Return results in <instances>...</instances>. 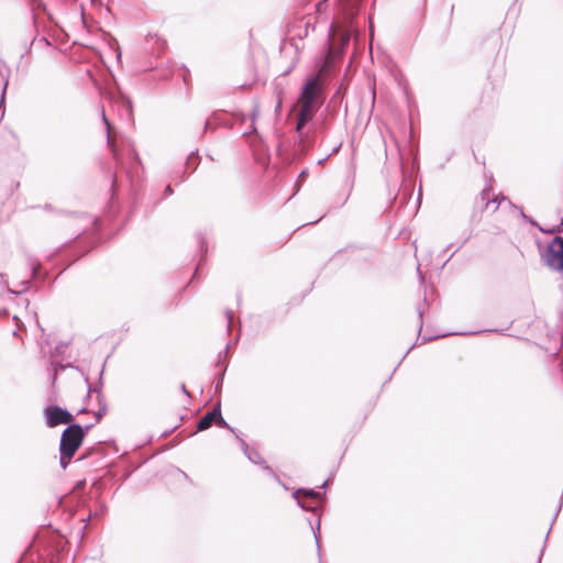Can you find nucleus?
<instances>
[{
	"mask_svg": "<svg viewBox=\"0 0 563 563\" xmlns=\"http://www.w3.org/2000/svg\"><path fill=\"white\" fill-rule=\"evenodd\" d=\"M322 86L319 76H311L306 80L299 98L300 109L296 124V132L298 134H301L303 126L312 120L320 108L321 101L319 98Z\"/></svg>",
	"mask_w": 563,
	"mask_h": 563,
	"instance_id": "obj_1",
	"label": "nucleus"
},
{
	"mask_svg": "<svg viewBox=\"0 0 563 563\" xmlns=\"http://www.w3.org/2000/svg\"><path fill=\"white\" fill-rule=\"evenodd\" d=\"M93 424H88L82 428L79 423L69 424L62 433L59 451H64L65 455L75 454L81 445L86 432Z\"/></svg>",
	"mask_w": 563,
	"mask_h": 563,
	"instance_id": "obj_2",
	"label": "nucleus"
},
{
	"mask_svg": "<svg viewBox=\"0 0 563 563\" xmlns=\"http://www.w3.org/2000/svg\"><path fill=\"white\" fill-rule=\"evenodd\" d=\"M542 261L552 271L563 272V244L561 236H554L542 253Z\"/></svg>",
	"mask_w": 563,
	"mask_h": 563,
	"instance_id": "obj_3",
	"label": "nucleus"
},
{
	"mask_svg": "<svg viewBox=\"0 0 563 563\" xmlns=\"http://www.w3.org/2000/svg\"><path fill=\"white\" fill-rule=\"evenodd\" d=\"M45 423L48 428H55L59 424H73L74 416L59 406H47L44 409Z\"/></svg>",
	"mask_w": 563,
	"mask_h": 563,
	"instance_id": "obj_4",
	"label": "nucleus"
},
{
	"mask_svg": "<svg viewBox=\"0 0 563 563\" xmlns=\"http://www.w3.org/2000/svg\"><path fill=\"white\" fill-rule=\"evenodd\" d=\"M213 423L219 427L228 428L230 431L234 432L235 430L230 427L227 421L223 419L220 404H218L211 411L207 412L198 422L197 429L198 431H205L209 429Z\"/></svg>",
	"mask_w": 563,
	"mask_h": 563,
	"instance_id": "obj_5",
	"label": "nucleus"
},
{
	"mask_svg": "<svg viewBox=\"0 0 563 563\" xmlns=\"http://www.w3.org/2000/svg\"><path fill=\"white\" fill-rule=\"evenodd\" d=\"M301 495L311 500H317V499H320L323 494H321L320 492H316L314 489H306V488H298L292 494V497L295 499H297L298 506H300L303 510L312 511V512L317 511L318 505L316 504V501H311V503L302 501L299 499V496H301Z\"/></svg>",
	"mask_w": 563,
	"mask_h": 563,
	"instance_id": "obj_6",
	"label": "nucleus"
},
{
	"mask_svg": "<svg viewBox=\"0 0 563 563\" xmlns=\"http://www.w3.org/2000/svg\"><path fill=\"white\" fill-rule=\"evenodd\" d=\"M236 438L239 439L240 443H241V448L244 452V454L246 455V457L249 459V461L253 464H260L263 466V470L271 476L273 477H276L274 471L272 470V467L269 465L266 464L265 460L261 456L260 452L255 449H251L249 446V444L242 439L240 438L239 435H236Z\"/></svg>",
	"mask_w": 563,
	"mask_h": 563,
	"instance_id": "obj_7",
	"label": "nucleus"
},
{
	"mask_svg": "<svg viewBox=\"0 0 563 563\" xmlns=\"http://www.w3.org/2000/svg\"><path fill=\"white\" fill-rule=\"evenodd\" d=\"M109 98L111 102H114L115 104L122 107L129 120L132 119V102L128 97L123 95H120L118 97L110 95Z\"/></svg>",
	"mask_w": 563,
	"mask_h": 563,
	"instance_id": "obj_8",
	"label": "nucleus"
},
{
	"mask_svg": "<svg viewBox=\"0 0 563 563\" xmlns=\"http://www.w3.org/2000/svg\"><path fill=\"white\" fill-rule=\"evenodd\" d=\"M91 393H96L97 397H98L99 409L95 415H96L97 420L99 421L107 412V405H106L104 398L100 391V388H98V387L92 388L90 386V384L88 383V395H90Z\"/></svg>",
	"mask_w": 563,
	"mask_h": 563,
	"instance_id": "obj_9",
	"label": "nucleus"
},
{
	"mask_svg": "<svg viewBox=\"0 0 563 563\" xmlns=\"http://www.w3.org/2000/svg\"><path fill=\"white\" fill-rule=\"evenodd\" d=\"M91 393H96L97 397H98L99 409L95 415H96L97 420L99 421L107 412V405H106L104 398L100 391V388H98V387L92 388L90 386V384L88 383V395H90Z\"/></svg>",
	"mask_w": 563,
	"mask_h": 563,
	"instance_id": "obj_10",
	"label": "nucleus"
},
{
	"mask_svg": "<svg viewBox=\"0 0 563 563\" xmlns=\"http://www.w3.org/2000/svg\"><path fill=\"white\" fill-rule=\"evenodd\" d=\"M101 119H102V122L104 123L106 130H107V144L110 147V150L112 152V155L117 156V148H115V146H114L112 140H111V134H110V132H111V123H110L109 119L107 118L103 108L101 109Z\"/></svg>",
	"mask_w": 563,
	"mask_h": 563,
	"instance_id": "obj_11",
	"label": "nucleus"
},
{
	"mask_svg": "<svg viewBox=\"0 0 563 563\" xmlns=\"http://www.w3.org/2000/svg\"><path fill=\"white\" fill-rule=\"evenodd\" d=\"M530 223L534 224L541 232L543 233H547V234H554V233H560L563 231V217L561 219V222L550 229H543L541 227H539L536 222H533L532 220H530Z\"/></svg>",
	"mask_w": 563,
	"mask_h": 563,
	"instance_id": "obj_12",
	"label": "nucleus"
},
{
	"mask_svg": "<svg viewBox=\"0 0 563 563\" xmlns=\"http://www.w3.org/2000/svg\"><path fill=\"white\" fill-rule=\"evenodd\" d=\"M68 365H63L59 363L52 362L51 363V371H52V382L55 384L57 379V374L59 371H64Z\"/></svg>",
	"mask_w": 563,
	"mask_h": 563,
	"instance_id": "obj_13",
	"label": "nucleus"
},
{
	"mask_svg": "<svg viewBox=\"0 0 563 563\" xmlns=\"http://www.w3.org/2000/svg\"><path fill=\"white\" fill-rule=\"evenodd\" d=\"M60 453V456H59V464H60V467L63 470H66V467L68 466L71 457L75 455V454H69L68 456L65 455V452L64 451H59Z\"/></svg>",
	"mask_w": 563,
	"mask_h": 563,
	"instance_id": "obj_14",
	"label": "nucleus"
},
{
	"mask_svg": "<svg viewBox=\"0 0 563 563\" xmlns=\"http://www.w3.org/2000/svg\"><path fill=\"white\" fill-rule=\"evenodd\" d=\"M30 284H31V280L30 279H26V280H23L20 286L21 288L20 289H16V290H13V289H9L12 294L14 295H19V294H22V292H25L29 287H30Z\"/></svg>",
	"mask_w": 563,
	"mask_h": 563,
	"instance_id": "obj_15",
	"label": "nucleus"
},
{
	"mask_svg": "<svg viewBox=\"0 0 563 563\" xmlns=\"http://www.w3.org/2000/svg\"><path fill=\"white\" fill-rule=\"evenodd\" d=\"M40 265H41V264H40L38 262H36V261H31V262H30V266H31V277H32V278H36V277H37Z\"/></svg>",
	"mask_w": 563,
	"mask_h": 563,
	"instance_id": "obj_16",
	"label": "nucleus"
},
{
	"mask_svg": "<svg viewBox=\"0 0 563 563\" xmlns=\"http://www.w3.org/2000/svg\"><path fill=\"white\" fill-rule=\"evenodd\" d=\"M107 507L104 505H101L98 510L95 511L92 515L91 512L88 516V520L92 517L103 516L106 514Z\"/></svg>",
	"mask_w": 563,
	"mask_h": 563,
	"instance_id": "obj_17",
	"label": "nucleus"
},
{
	"mask_svg": "<svg viewBox=\"0 0 563 563\" xmlns=\"http://www.w3.org/2000/svg\"><path fill=\"white\" fill-rule=\"evenodd\" d=\"M225 368L227 367L224 366L222 372H221V374H220V377L218 378V380L216 383V389H219L221 387V385H222Z\"/></svg>",
	"mask_w": 563,
	"mask_h": 563,
	"instance_id": "obj_18",
	"label": "nucleus"
},
{
	"mask_svg": "<svg viewBox=\"0 0 563 563\" xmlns=\"http://www.w3.org/2000/svg\"><path fill=\"white\" fill-rule=\"evenodd\" d=\"M7 87H8V79L4 81L3 87H2L1 103L4 101V96H5Z\"/></svg>",
	"mask_w": 563,
	"mask_h": 563,
	"instance_id": "obj_19",
	"label": "nucleus"
},
{
	"mask_svg": "<svg viewBox=\"0 0 563 563\" xmlns=\"http://www.w3.org/2000/svg\"><path fill=\"white\" fill-rule=\"evenodd\" d=\"M349 41H350V34L349 33L342 34V44L345 45L349 43Z\"/></svg>",
	"mask_w": 563,
	"mask_h": 563,
	"instance_id": "obj_20",
	"label": "nucleus"
},
{
	"mask_svg": "<svg viewBox=\"0 0 563 563\" xmlns=\"http://www.w3.org/2000/svg\"><path fill=\"white\" fill-rule=\"evenodd\" d=\"M257 115H258V109H257V108H255V109L253 110V112H252V122H253V123L255 122V120H256Z\"/></svg>",
	"mask_w": 563,
	"mask_h": 563,
	"instance_id": "obj_21",
	"label": "nucleus"
},
{
	"mask_svg": "<svg viewBox=\"0 0 563 563\" xmlns=\"http://www.w3.org/2000/svg\"><path fill=\"white\" fill-rule=\"evenodd\" d=\"M445 335L446 334H440V335H435V336L423 338L422 342H427V341H430V340H433V339H437V338H442V336H445Z\"/></svg>",
	"mask_w": 563,
	"mask_h": 563,
	"instance_id": "obj_22",
	"label": "nucleus"
},
{
	"mask_svg": "<svg viewBox=\"0 0 563 563\" xmlns=\"http://www.w3.org/2000/svg\"><path fill=\"white\" fill-rule=\"evenodd\" d=\"M227 317H228V328H230L231 327V322H232V318H233L232 312H227Z\"/></svg>",
	"mask_w": 563,
	"mask_h": 563,
	"instance_id": "obj_23",
	"label": "nucleus"
},
{
	"mask_svg": "<svg viewBox=\"0 0 563 563\" xmlns=\"http://www.w3.org/2000/svg\"><path fill=\"white\" fill-rule=\"evenodd\" d=\"M418 316H419V324H420V328H421L422 327V311H421L420 308L418 309Z\"/></svg>",
	"mask_w": 563,
	"mask_h": 563,
	"instance_id": "obj_24",
	"label": "nucleus"
},
{
	"mask_svg": "<svg viewBox=\"0 0 563 563\" xmlns=\"http://www.w3.org/2000/svg\"><path fill=\"white\" fill-rule=\"evenodd\" d=\"M165 194H166V195H172V194H173V189H172V187H170L169 185H168V186H166V188H165Z\"/></svg>",
	"mask_w": 563,
	"mask_h": 563,
	"instance_id": "obj_25",
	"label": "nucleus"
},
{
	"mask_svg": "<svg viewBox=\"0 0 563 563\" xmlns=\"http://www.w3.org/2000/svg\"><path fill=\"white\" fill-rule=\"evenodd\" d=\"M562 504H563V493H562V496H561V498H560V504H559V508H558V511H556V512H559V511L561 510V508H562ZM556 516H558V514H555V517H556Z\"/></svg>",
	"mask_w": 563,
	"mask_h": 563,
	"instance_id": "obj_26",
	"label": "nucleus"
},
{
	"mask_svg": "<svg viewBox=\"0 0 563 563\" xmlns=\"http://www.w3.org/2000/svg\"><path fill=\"white\" fill-rule=\"evenodd\" d=\"M198 240H199L200 250H202L203 249V239L199 235Z\"/></svg>",
	"mask_w": 563,
	"mask_h": 563,
	"instance_id": "obj_27",
	"label": "nucleus"
},
{
	"mask_svg": "<svg viewBox=\"0 0 563 563\" xmlns=\"http://www.w3.org/2000/svg\"><path fill=\"white\" fill-rule=\"evenodd\" d=\"M313 534H314V539H316V542H317V545H319V538H318V534L316 531H313ZM320 547H318L319 549Z\"/></svg>",
	"mask_w": 563,
	"mask_h": 563,
	"instance_id": "obj_28",
	"label": "nucleus"
},
{
	"mask_svg": "<svg viewBox=\"0 0 563 563\" xmlns=\"http://www.w3.org/2000/svg\"><path fill=\"white\" fill-rule=\"evenodd\" d=\"M84 485H85V481H81V482H79V483L77 484L76 488H80V487H82Z\"/></svg>",
	"mask_w": 563,
	"mask_h": 563,
	"instance_id": "obj_29",
	"label": "nucleus"
},
{
	"mask_svg": "<svg viewBox=\"0 0 563 563\" xmlns=\"http://www.w3.org/2000/svg\"><path fill=\"white\" fill-rule=\"evenodd\" d=\"M492 202H496L497 205H499V201H498V198H497V197H496V198H494ZM497 208H498V206H496L494 210H496Z\"/></svg>",
	"mask_w": 563,
	"mask_h": 563,
	"instance_id": "obj_30",
	"label": "nucleus"
},
{
	"mask_svg": "<svg viewBox=\"0 0 563 563\" xmlns=\"http://www.w3.org/2000/svg\"><path fill=\"white\" fill-rule=\"evenodd\" d=\"M181 391H184L187 396H189V393L187 391L185 385L181 386Z\"/></svg>",
	"mask_w": 563,
	"mask_h": 563,
	"instance_id": "obj_31",
	"label": "nucleus"
},
{
	"mask_svg": "<svg viewBox=\"0 0 563 563\" xmlns=\"http://www.w3.org/2000/svg\"><path fill=\"white\" fill-rule=\"evenodd\" d=\"M307 175V172L306 170H302L299 175L300 178H303L305 176Z\"/></svg>",
	"mask_w": 563,
	"mask_h": 563,
	"instance_id": "obj_32",
	"label": "nucleus"
},
{
	"mask_svg": "<svg viewBox=\"0 0 563 563\" xmlns=\"http://www.w3.org/2000/svg\"><path fill=\"white\" fill-rule=\"evenodd\" d=\"M417 272L419 273L420 279L423 282V276H422L419 267L417 268Z\"/></svg>",
	"mask_w": 563,
	"mask_h": 563,
	"instance_id": "obj_33",
	"label": "nucleus"
},
{
	"mask_svg": "<svg viewBox=\"0 0 563 563\" xmlns=\"http://www.w3.org/2000/svg\"><path fill=\"white\" fill-rule=\"evenodd\" d=\"M486 195H487V194H486V190H483V191H482V199H486Z\"/></svg>",
	"mask_w": 563,
	"mask_h": 563,
	"instance_id": "obj_34",
	"label": "nucleus"
},
{
	"mask_svg": "<svg viewBox=\"0 0 563 563\" xmlns=\"http://www.w3.org/2000/svg\"><path fill=\"white\" fill-rule=\"evenodd\" d=\"M341 145H338L333 148V153H336L340 150Z\"/></svg>",
	"mask_w": 563,
	"mask_h": 563,
	"instance_id": "obj_35",
	"label": "nucleus"
},
{
	"mask_svg": "<svg viewBox=\"0 0 563 563\" xmlns=\"http://www.w3.org/2000/svg\"><path fill=\"white\" fill-rule=\"evenodd\" d=\"M113 157L117 161V164H120L119 156L118 155L117 156L113 155Z\"/></svg>",
	"mask_w": 563,
	"mask_h": 563,
	"instance_id": "obj_36",
	"label": "nucleus"
},
{
	"mask_svg": "<svg viewBox=\"0 0 563 563\" xmlns=\"http://www.w3.org/2000/svg\"><path fill=\"white\" fill-rule=\"evenodd\" d=\"M453 334H460V335H463V334H466V332H454Z\"/></svg>",
	"mask_w": 563,
	"mask_h": 563,
	"instance_id": "obj_37",
	"label": "nucleus"
},
{
	"mask_svg": "<svg viewBox=\"0 0 563 563\" xmlns=\"http://www.w3.org/2000/svg\"><path fill=\"white\" fill-rule=\"evenodd\" d=\"M327 485V482L322 483V485L320 486V488H324Z\"/></svg>",
	"mask_w": 563,
	"mask_h": 563,
	"instance_id": "obj_38",
	"label": "nucleus"
},
{
	"mask_svg": "<svg viewBox=\"0 0 563 563\" xmlns=\"http://www.w3.org/2000/svg\"><path fill=\"white\" fill-rule=\"evenodd\" d=\"M561 241H562V244H563V236H561Z\"/></svg>",
	"mask_w": 563,
	"mask_h": 563,
	"instance_id": "obj_39",
	"label": "nucleus"
}]
</instances>
